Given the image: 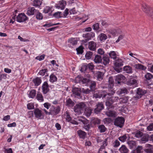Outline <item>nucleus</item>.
<instances>
[{"mask_svg": "<svg viewBox=\"0 0 153 153\" xmlns=\"http://www.w3.org/2000/svg\"><path fill=\"white\" fill-rule=\"evenodd\" d=\"M142 9L144 12L153 18V7L151 8L146 4L143 3L142 4Z\"/></svg>", "mask_w": 153, "mask_h": 153, "instance_id": "f257e3e1", "label": "nucleus"}, {"mask_svg": "<svg viewBox=\"0 0 153 153\" xmlns=\"http://www.w3.org/2000/svg\"><path fill=\"white\" fill-rule=\"evenodd\" d=\"M86 106L84 103L80 102L76 105L74 107V111L78 114H80L82 111L86 108Z\"/></svg>", "mask_w": 153, "mask_h": 153, "instance_id": "f03ea898", "label": "nucleus"}, {"mask_svg": "<svg viewBox=\"0 0 153 153\" xmlns=\"http://www.w3.org/2000/svg\"><path fill=\"white\" fill-rule=\"evenodd\" d=\"M125 121L124 118L122 117L116 118L114 121V125L117 127L122 128L123 126Z\"/></svg>", "mask_w": 153, "mask_h": 153, "instance_id": "7ed1b4c3", "label": "nucleus"}, {"mask_svg": "<svg viewBox=\"0 0 153 153\" xmlns=\"http://www.w3.org/2000/svg\"><path fill=\"white\" fill-rule=\"evenodd\" d=\"M60 108L59 106L55 107L52 105L50 109L49 114L55 115L58 114L60 111Z\"/></svg>", "mask_w": 153, "mask_h": 153, "instance_id": "20e7f679", "label": "nucleus"}, {"mask_svg": "<svg viewBox=\"0 0 153 153\" xmlns=\"http://www.w3.org/2000/svg\"><path fill=\"white\" fill-rule=\"evenodd\" d=\"M94 36L95 34L93 32L88 33L86 34H83L82 36L85 38V39L82 40V42L83 43H86Z\"/></svg>", "mask_w": 153, "mask_h": 153, "instance_id": "39448f33", "label": "nucleus"}, {"mask_svg": "<svg viewBox=\"0 0 153 153\" xmlns=\"http://www.w3.org/2000/svg\"><path fill=\"white\" fill-rule=\"evenodd\" d=\"M146 93V90H143L140 88H138L137 91V95L133 97V100H137L140 98L142 95Z\"/></svg>", "mask_w": 153, "mask_h": 153, "instance_id": "423d86ee", "label": "nucleus"}, {"mask_svg": "<svg viewBox=\"0 0 153 153\" xmlns=\"http://www.w3.org/2000/svg\"><path fill=\"white\" fill-rule=\"evenodd\" d=\"M72 92L74 95L78 98H81V94L82 92V90L79 88L75 87L72 90Z\"/></svg>", "mask_w": 153, "mask_h": 153, "instance_id": "0eeeda50", "label": "nucleus"}, {"mask_svg": "<svg viewBox=\"0 0 153 153\" xmlns=\"http://www.w3.org/2000/svg\"><path fill=\"white\" fill-rule=\"evenodd\" d=\"M123 62L122 60L120 59H118L116 60L115 63H114L115 68H114L115 70L117 71L118 72H120V70L119 69H118L117 68H119L120 67L123 65Z\"/></svg>", "mask_w": 153, "mask_h": 153, "instance_id": "6e6552de", "label": "nucleus"}, {"mask_svg": "<svg viewBox=\"0 0 153 153\" xmlns=\"http://www.w3.org/2000/svg\"><path fill=\"white\" fill-rule=\"evenodd\" d=\"M34 113L35 117L38 119H42L44 116L42 111L38 108H36L34 110Z\"/></svg>", "mask_w": 153, "mask_h": 153, "instance_id": "1a4fd4ad", "label": "nucleus"}, {"mask_svg": "<svg viewBox=\"0 0 153 153\" xmlns=\"http://www.w3.org/2000/svg\"><path fill=\"white\" fill-rule=\"evenodd\" d=\"M104 105L102 102H99L96 105V108L94 109L95 113L98 114L104 109Z\"/></svg>", "mask_w": 153, "mask_h": 153, "instance_id": "9d476101", "label": "nucleus"}, {"mask_svg": "<svg viewBox=\"0 0 153 153\" xmlns=\"http://www.w3.org/2000/svg\"><path fill=\"white\" fill-rule=\"evenodd\" d=\"M27 19V17L24 13H20L17 17V21L19 22H24Z\"/></svg>", "mask_w": 153, "mask_h": 153, "instance_id": "9b49d317", "label": "nucleus"}, {"mask_svg": "<svg viewBox=\"0 0 153 153\" xmlns=\"http://www.w3.org/2000/svg\"><path fill=\"white\" fill-rule=\"evenodd\" d=\"M38 12V10L36 9L34 7H30L27 9V14L30 16L36 14V13Z\"/></svg>", "mask_w": 153, "mask_h": 153, "instance_id": "f8f14e48", "label": "nucleus"}, {"mask_svg": "<svg viewBox=\"0 0 153 153\" xmlns=\"http://www.w3.org/2000/svg\"><path fill=\"white\" fill-rule=\"evenodd\" d=\"M42 89L44 94H46L49 91V85L46 82H45L42 86Z\"/></svg>", "mask_w": 153, "mask_h": 153, "instance_id": "ddd939ff", "label": "nucleus"}, {"mask_svg": "<svg viewBox=\"0 0 153 153\" xmlns=\"http://www.w3.org/2000/svg\"><path fill=\"white\" fill-rule=\"evenodd\" d=\"M66 5V1L63 0L60 1L58 4L55 5V7L58 9H61L62 10H63L64 9Z\"/></svg>", "mask_w": 153, "mask_h": 153, "instance_id": "4468645a", "label": "nucleus"}, {"mask_svg": "<svg viewBox=\"0 0 153 153\" xmlns=\"http://www.w3.org/2000/svg\"><path fill=\"white\" fill-rule=\"evenodd\" d=\"M109 88V89L108 92L105 91V94L103 95L102 97V98H106L107 97L111 96L112 95H113L115 93L114 91L112 88Z\"/></svg>", "mask_w": 153, "mask_h": 153, "instance_id": "2eb2a0df", "label": "nucleus"}, {"mask_svg": "<svg viewBox=\"0 0 153 153\" xmlns=\"http://www.w3.org/2000/svg\"><path fill=\"white\" fill-rule=\"evenodd\" d=\"M126 77L125 76L121 74H119L117 76L115 79V81L118 84H120L121 82H123V80H125Z\"/></svg>", "mask_w": 153, "mask_h": 153, "instance_id": "dca6fc26", "label": "nucleus"}, {"mask_svg": "<svg viewBox=\"0 0 153 153\" xmlns=\"http://www.w3.org/2000/svg\"><path fill=\"white\" fill-rule=\"evenodd\" d=\"M88 48L91 51H95L96 48V44L93 41H91L88 43Z\"/></svg>", "mask_w": 153, "mask_h": 153, "instance_id": "f3484780", "label": "nucleus"}, {"mask_svg": "<svg viewBox=\"0 0 153 153\" xmlns=\"http://www.w3.org/2000/svg\"><path fill=\"white\" fill-rule=\"evenodd\" d=\"M77 132L80 138L84 139L86 137L87 134L85 132L81 130H79L77 131Z\"/></svg>", "mask_w": 153, "mask_h": 153, "instance_id": "a211bd4d", "label": "nucleus"}, {"mask_svg": "<svg viewBox=\"0 0 153 153\" xmlns=\"http://www.w3.org/2000/svg\"><path fill=\"white\" fill-rule=\"evenodd\" d=\"M145 147L146 149L144 150L146 153H153V149L152 145L147 144L146 145Z\"/></svg>", "mask_w": 153, "mask_h": 153, "instance_id": "6ab92c4d", "label": "nucleus"}, {"mask_svg": "<svg viewBox=\"0 0 153 153\" xmlns=\"http://www.w3.org/2000/svg\"><path fill=\"white\" fill-rule=\"evenodd\" d=\"M119 150L121 153H128L129 151L128 149L124 145H122L120 148Z\"/></svg>", "mask_w": 153, "mask_h": 153, "instance_id": "aec40b11", "label": "nucleus"}, {"mask_svg": "<svg viewBox=\"0 0 153 153\" xmlns=\"http://www.w3.org/2000/svg\"><path fill=\"white\" fill-rule=\"evenodd\" d=\"M149 135L148 134H143L142 136L141 140L143 143H145L148 141L149 140Z\"/></svg>", "mask_w": 153, "mask_h": 153, "instance_id": "412c9836", "label": "nucleus"}, {"mask_svg": "<svg viewBox=\"0 0 153 153\" xmlns=\"http://www.w3.org/2000/svg\"><path fill=\"white\" fill-rule=\"evenodd\" d=\"M109 58L108 56H104L102 58V62L105 65L108 64L109 63Z\"/></svg>", "mask_w": 153, "mask_h": 153, "instance_id": "4be33fe9", "label": "nucleus"}, {"mask_svg": "<svg viewBox=\"0 0 153 153\" xmlns=\"http://www.w3.org/2000/svg\"><path fill=\"white\" fill-rule=\"evenodd\" d=\"M36 99L40 102H42L44 100L42 94L39 92L37 94Z\"/></svg>", "mask_w": 153, "mask_h": 153, "instance_id": "5701e85b", "label": "nucleus"}, {"mask_svg": "<svg viewBox=\"0 0 153 153\" xmlns=\"http://www.w3.org/2000/svg\"><path fill=\"white\" fill-rule=\"evenodd\" d=\"M105 99H107L108 100L111 101V102L113 103L114 102H117V101L118 97H117L110 96L107 97Z\"/></svg>", "mask_w": 153, "mask_h": 153, "instance_id": "b1692460", "label": "nucleus"}, {"mask_svg": "<svg viewBox=\"0 0 153 153\" xmlns=\"http://www.w3.org/2000/svg\"><path fill=\"white\" fill-rule=\"evenodd\" d=\"M134 66L136 69L142 70H145L146 69V67L140 64H136L134 65Z\"/></svg>", "mask_w": 153, "mask_h": 153, "instance_id": "393cba45", "label": "nucleus"}, {"mask_svg": "<svg viewBox=\"0 0 153 153\" xmlns=\"http://www.w3.org/2000/svg\"><path fill=\"white\" fill-rule=\"evenodd\" d=\"M143 152V147L141 146H138L137 148L132 151L131 153H141Z\"/></svg>", "mask_w": 153, "mask_h": 153, "instance_id": "a878e982", "label": "nucleus"}, {"mask_svg": "<svg viewBox=\"0 0 153 153\" xmlns=\"http://www.w3.org/2000/svg\"><path fill=\"white\" fill-rule=\"evenodd\" d=\"M36 94V91L35 90L33 89L29 92L28 94V96L30 98H34Z\"/></svg>", "mask_w": 153, "mask_h": 153, "instance_id": "bb28decb", "label": "nucleus"}, {"mask_svg": "<svg viewBox=\"0 0 153 153\" xmlns=\"http://www.w3.org/2000/svg\"><path fill=\"white\" fill-rule=\"evenodd\" d=\"M74 105V103L70 98H68L66 101V105L67 106L71 107Z\"/></svg>", "mask_w": 153, "mask_h": 153, "instance_id": "cd10ccee", "label": "nucleus"}, {"mask_svg": "<svg viewBox=\"0 0 153 153\" xmlns=\"http://www.w3.org/2000/svg\"><path fill=\"white\" fill-rule=\"evenodd\" d=\"M105 114L108 117H115L116 115L115 111H107Z\"/></svg>", "mask_w": 153, "mask_h": 153, "instance_id": "c85d7f7f", "label": "nucleus"}, {"mask_svg": "<svg viewBox=\"0 0 153 153\" xmlns=\"http://www.w3.org/2000/svg\"><path fill=\"white\" fill-rule=\"evenodd\" d=\"M94 61L96 63H100L102 61V57L100 55H97L95 56Z\"/></svg>", "mask_w": 153, "mask_h": 153, "instance_id": "c756f323", "label": "nucleus"}, {"mask_svg": "<svg viewBox=\"0 0 153 153\" xmlns=\"http://www.w3.org/2000/svg\"><path fill=\"white\" fill-rule=\"evenodd\" d=\"M128 92L127 89L125 88H124L120 89L117 91V94L119 95L122 94H127Z\"/></svg>", "mask_w": 153, "mask_h": 153, "instance_id": "7c9ffc66", "label": "nucleus"}, {"mask_svg": "<svg viewBox=\"0 0 153 153\" xmlns=\"http://www.w3.org/2000/svg\"><path fill=\"white\" fill-rule=\"evenodd\" d=\"M101 120H100L97 118H94L91 120L92 123L95 125H96L100 124L101 123Z\"/></svg>", "mask_w": 153, "mask_h": 153, "instance_id": "2f4dec72", "label": "nucleus"}, {"mask_svg": "<svg viewBox=\"0 0 153 153\" xmlns=\"http://www.w3.org/2000/svg\"><path fill=\"white\" fill-rule=\"evenodd\" d=\"M98 128L100 133H103L106 131L107 128L103 125H100L98 126Z\"/></svg>", "mask_w": 153, "mask_h": 153, "instance_id": "473e14b6", "label": "nucleus"}, {"mask_svg": "<svg viewBox=\"0 0 153 153\" xmlns=\"http://www.w3.org/2000/svg\"><path fill=\"white\" fill-rule=\"evenodd\" d=\"M89 83L90 84V88L91 90L92 91H94L96 86V82L94 81H91V82Z\"/></svg>", "mask_w": 153, "mask_h": 153, "instance_id": "72a5a7b5", "label": "nucleus"}, {"mask_svg": "<svg viewBox=\"0 0 153 153\" xmlns=\"http://www.w3.org/2000/svg\"><path fill=\"white\" fill-rule=\"evenodd\" d=\"M33 3V6L36 7H39L41 5L42 2L40 0H34Z\"/></svg>", "mask_w": 153, "mask_h": 153, "instance_id": "f704fd0d", "label": "nucleus"}, {"mask_svg": "<svg viewBox=\"0 0 153 153\" xmlns=\"http://www.w3.org/2000/svg\"><path fill=\"white\" fill-rule=\"evenodd\" d=\"M124 71L128 73H131L132 72V68L129 66H126L124 68Z\"/></svg>", "mask_w": 153, "mask_h": 153, "instance_id": "c9c22d12", "label": "nucleus"}, {"mask_svg": "<svg viewBox=\"0 0 153 153\" xmlns=\"http://www.w3.org/2000/svg\"><path fill=\"white\" fill-rule=\"evenodd\" d=\"M33 81L35 85H39L41 82V80L39 77H36L33 80Z\"/></svg>", "mask_w": 153, "mask_h": 153, "instance_id": "e433bc0d", "label": "nucleus"}, {"mask_svg": "<svg viewBox=\"0 0 153 153\" xmlns=\"http://www.w3.org/2000/svg\"><path fill=\"white\" fill-rule=\"evenodd\" d=\"M57 80V78L53 74H52L50 76V81L51 82H56Z\"/></svg>", "mask_w": 153, "mask_h": 153, "instance_id": "4c0bfd02", "label": "nucleus"}, {"mask_svg": "<svg viewBox=\"0 0 153 153\" xmlns=\"http://www.w3.org/2000/svg\"><path fill=\"white\" fill-rule=\"evenodd\" d=\"M110 57L114 59H115L117 58V54L114 51H111L109 53Z\"/></svg>", "mask_w": 153, "mask_h": 153, "instance_id": "58836bf2", "label": "nucleus"}, {"mask_svg": "<svg viewBox=\"0 0 153 153\" xmlns=\"http://www.w3.org/2000/svg\"><path fill=\"white\" fill-rule=\"evenodd\" d=\"M108 88H112L114 85V81L113 79L111 77H110L109 80Z\"/></svg>", "mask_w": 153, "mask_h": 153, "instance_id": "ea45409f", "label": "nucleus"}, {"mask_svg": "<svg viewBox=\"0 0 153 153\" xmlns=\"http://www.w3.org/2000/svg\"><path fill=\"white\" fill-rule=\"evenodd\" d=\"M105 102V104L106 106H108V108H114V106L112 105V104L113 103L111 102L110 101L108 100L107 99Z\"/></svg>", "mask_w": 153, "mask_h": 153, "instance_id": "a19ab883", "label": "nucleus"}, {"mask_svg": "<svg viewBox=\"0 0 153 153\" xmlns=\"http://www.w3.org/2000/svg\"><path fill=\"white\" fill-rule=\"evenodd\" d=\"M127 143L131 149H132L136 146V142L134 141H129L127 142Z\"/></svg>", "mask_w": 153, "mask_h": 153, "instance_id": "79ce46f5", "label": "nucleus"}, {"mask_svg": "<svg viewBox=\"0 0 153 153\" xmlns=\"http://www.w3.org/2000/svg\"><path fill=\"white\" fill-rule=\"evenodd\" d=\"M97 78L100 81L102 80L103 77L104 75L103 73L102 72L98 71L97 73Z\"/></svg>", "mask_w": 153, "mask_h": 153, "instance_id": "37998d69", "label": "nucleus"}, {"mask_svg": "<svg viewBox=\"0 0 153 153\" xmlns=\"http://www.w3.org/2000/svg\"><path fill=\"white\" fill-rule=\"evenodd\" d=\"M93 55V53L91 51H88L85 55V57L86 59H89L91 58Z\"/></svg>", "mask_w": 153, "mask_h": 153, "instance_id": "c03bdc74", "label": "nucleus"}, {"mask_svg": "<svg viewBox=\"0 0 153 153\" xmlns=\"http://www.w3.org/2000/svg\"><path fill=\"white\" fill-rule=\"evenodd\" d=\"M81 83L83 84H86L91 82V80L89 78H83L82 77Z\"/></svg>", "mask_w": 153, "mask_h": 153, "instance_id": "a18cd8bd", "label": "nucleus"}, {"mask_svg": "<svg viewBox=\"0 0 153 153\" xmlns=\"http://www.w3.org/2000/svg\"><path fill=\"white\" fill-rule=\"evenodd\" d=\"M68 42L70 43L71 45H74L77 43V41L74 38L68 40Z\"/></svg>", "mask_w": 153, "mask_h": 153, "instance_id": "49530a36", "label": "nucleus"}, {"mask_svg": "<svg viewBox=\"0 0 153 153\" xmlns=\"http://www.w3.org/2000/svg\"><path fill=\"white\" fill-rule=\"evenodd\" d=\"M137 81L135 79H131L127 82V84L129 85H131L136 84Z\"/></svg>", "mask_w": 153, "mask_h": 153, "instance_id": "de8ad7c7", "label": "nucleus"}, {"mask_svg": "<svg viewBox=\"0 0 153 153\" xmlns=\"http://www.w3.org/2000/svg\"><path fill=\"white\" fill-rule=\"evenodd\" d=\"M93 29L98 31H101V30L99 27V24L98 23H97L93 25Z\"/></svg>", "mask_w": 153, "mask_h": 153, "instance_id": "09e8293b", "label": "nucleus"}, {"mask_svg": "<svg viewBox=\"0 0 153 153\" xmlns=\"http://www.w3.org/2000/svg\"><path fill=\"white\" fill-rule=\"evenodd\" d=\"M35 15H36V18L37 19L39 20L42 19V15L41 13L39 12V10H38V12H37V13H36Z\"/></svg>", "mask_w": 153, "mask_h": 153, "instance_id": "8fccbe9b", "label": "nucleus"}, {"mask_svg": "<svg viewBox=\"0 0 153 153\" xmlns=\"http://www.w3.org/2000/svg\"><path fill=\"white\" fill-rule=\"evenodd\" d=\"M100 39L101 41L105 40L107 39V36L103 33H101L99 36Z\"/></svg>", "mask_w": 153, "mask_h": 153, "instance_id": "3c124183", "label": "nucleus"}, {"mask_svg": "<svg viewBox=\"0 0 153 153\" xmlns=\"http://www.w3.org/2000/svg\"><path fill=\"white\" fill-rule=\"evenodd\" d=\"M82 77L80 75H78L76 77L75 79V83H81Z\"/></svg>", "mask_w": 153, "mask_h": 153, "instance_id": "603ef678", "label": "nucleus"}, {"mask_svg": "<svg viewBox=\"0 0 153 153\" xmlns=\"http://www.w3.org/2000/svg\"><path fill=\"white\" fill-rule=\"evenodd\" d=\"M145 77L147 80H149L153 77V76L150 73H147L145 75Z\"/></svg>", "mask_w": 153, "mask_h": 153, "instance_id": "864d4df0", "label": "nucleus"}, {"mask_svg": "<svg viewBox=\"0 0 153 153\" xmlns=\"http://www.w3.org/2000/svg\"><path fill=\"white\" fill-rule=\"evenodd\" d=\"M87 64H85L83 65L81 67L80 71L82 72H84L86 71L88 69Z\"/></svg>", "mask_w": 153, "mask_h": 153, "instance_id": "5fc2aeb1", "label": "nucleus"}, {"mask_svg": "<svg viewBox=\"0 0 153 153\" xmlns=\"http://www.w3.org/2000/svg\"><path fill=\"white\" fill-rule=\"evenodd\" d=\"M127 138V136L126 134H125L123 136L119 137L118 138L119 140L122 142H124Z\"/></svg>", "mask_w": 153, "mask_h": 153, "instance_id": "6e6d98bb", "label": "nucleus"}, {"mask_svg": "<svg viewBox=\"0 0 153 153\" xmlns=\"http://www.w3.org/2000/svg\"><path fill=\"white\" fill-rule=\"evenodd\" d=\"M47 71H48V69H42L40 70L39 73V74L40 75L43 76Z\"/></svg>", "mask_w": 153, "mask_h": 153, "instance_id": "4d7b16f0", "label": "nucleus"}, {"mask_svg": "<svg viewBox=\"0 0 153 153\" xmlns=\"http://www.w3.org/2000/svg\"><path fill=\"white\" fill-rule=\"evenodd\" d=\"M52 8H51L48 6L45 7L43 10V12L45 13H47L50 12Z\"/></svg>", "mask_w": 153, "mask_h": 153, "instance_id": "13d9d810", "label": "nucleus"}, {"mask_svg": "<svg viewBox=\"0 0 153 153\" xmlns=\"http://www.w3.org/2000/svg\"><path fill=\"white\" fill-rule=\"evenodd\" d=\"M143 135V133L140 131H137L135 133V136L137 138H140Z\"/></svg>", "mask_w": 153, "mask_h": 153, "instance_id": "bf43d9fd", "label": "nucleus"}, {"mask_svg": "<svg viewBox=\"0 0 153 153\" xmlns=\"http://www.w3.org/2000/svg\"><path fill=\"white\" fill-rule=\"evenodd\" d=\"M91 110L89 109L85 110V112L86 115L87 117L90 116L91 115Z\"/></svg>", "mask_w": 153, "mask_h": 153, "instance_id": "052dcab7", "label": "nucleus"}, {"mask_svg": "<svg viewBox=\"0 0 153 153\" xmlns=\"http://www.w3.org/2000/svg\"><path fill=\"white\" fill-rule=\"evenodd\" d=\"M62 13L61 12H57L53 14V16H54L55 18H61V14Z\"/></svg>", "mask_w": 153, "mask_h": 153, "instance_id": "680f3d73", "label": "nucleus"}, {"mask_svg": "<svg viewBox=\"0 0 153 153\" xmlns=\"http://www.w3.org/2000/svg\"><path fill=\"white\" fill-rule=\"evenodd\" d=\"M91 91V90L89 89H85L82 88V92L83 94H88L90 93Z\"/></svg>", "mask_w": 153, "mask_h": 153, "instance_id": "e2e57ef3", "label": "nucleus"}, {"mask_svg": "<svg viewBox=\"0 0 153 153\" xmlns=\"http://www.w3.org/2000/svg\"><path fill=\"white\" fill-rule=\"evenodd\" d=\"M77 53L78 54H82L83 51V48L82 46H80L78 48L76 49Z\"/></svg>", "mask_w": 153, "mask_h": 153, "instance_id": "0e129e2a", "label": "nucleus"}, {"mask_svg": "<svg viewBox=\"0 0 153 153\" xmlns=\"http://www.w3.org/2000/svg\"><path fill=\"white\" fill-rule=\"evenodd\" d=\"M88 68L90 70H92L94 69V66L92 63H91L87 64Z\"/></svg>", "mask_w": 153, "mask_h": 153, "instance_id": "69168bd1", "label": "nucleus"}, {"mask_svg": "<svg viewBox=\"0 0 153 153\" xmlns=\"http://www.w3.org/2000/svg\"><path fill=\"white\" fill-rule=\"evenodd\" d=\"M100 22L101 23L102 25L105 27H106L108 25V24L105 21L103 20H101Z\"/></svg>", "mask_w": 153, "mask_h": 153, "instance_id": "338daca9", "label": "nucleus"}, {"mask_svg": "<svg viewBox=\"0 0 153 153\" xmlns=\"http://www.w3.org/2000/svg\"><path fill=\"white\" fill-rule=\"evenodd\" d=\"M111 121V120L109 118H105L103 120V122L105 124H108L110 123Z\"/></svg>", "mask_w": 153, "mask_h": 153, "instance_id": "774afa93", "label": "nucleus"}]
</instances>
